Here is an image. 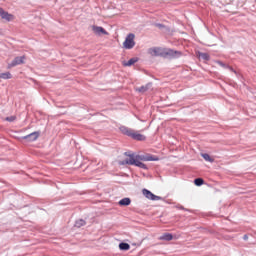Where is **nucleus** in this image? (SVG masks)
<instances>
[{
	"label": "nucleus",
	"instance_id": "nucleus-27",
	"mask_svg": "<svg viewBox=\"0 0 256 256\" xmlns=\"http://www.w3.org/2000/svg\"><path fill=\"white\" fill-rule=\"evenodd\" d=\"M127 161H129V159H126V160L120 162V165H129V163H127Z\"/></svg>",
	"mask_w": 256,
	"mask_h": 256
},
{
	"label": "nucleus",
	"instance_id": "nucleus-7",
	"mask_svg": "<svg viewBox=\"0 0 256 256\" xmlns=\"http://www.w3.org/2000/svg\"><path fill=\"white\" fill-rule=\"evenodd\" d=\"M39 135H41L40 132H32V133L24 136L23 139H25L26 141L33 142V141H37V139H39Z\"/></svg>",
	"mask_w": 256,
	"mask_h": 256
},
{
	"label": "nucleus",
	"instance_id": "nucleus-17",
	"mask_svg": "<svg viewBox=\"0 0 256 256\" xmlns=\"http://www.w3.org/2000/svg\"><path fill=\"white\" fill-rule=\"evenodd\" d=\"M119 249L121 251H129L131 249V246L128 244V243H125V242H121L119 244Z\"/></svg>",
	"mask_w": 256,
	"mask_h": 256
},
{
	"label": "nucleus",
	"instance_id": "nucleus-1",
	"mask_svg": "<svg viewBox=\"0 0 256 256\" xmlns=\"http://www.w3.org/2000/svg\"><path fill=\"white\" fill-rule=\"evenodd\" d=\"M162 57L165 59H177L181 57V52L169 48H163Z\"/></svg>",
	"mask_w": 256,
	"mask_h": 256
},
{
	"label": "nucleus",
	"instance_id": "nucleus-2",
	"mask_svg": "<svg viewBox=\"0 0 256 256\" xmlns=\"http://www.w3.org/2000/svg\"><path fill=\"white\" fill-rule=\"evenodd\" d=\"M123 47L124 49H133L135 47V34L130 33L126 36Z\"/></svg>",
	"mask_w": 256,
	"mask_h": 256
},
{
	"label": "nucleus",
	"instance_id": "nucleus-15",
	"mask_svg": "<svg viewBox=\"0 0 256 256\" xmlns=\"http://www.w3.org/2000/svg\"><path fill=\"white\" fill-rule=\"evenodd\" d=\"M160 241H172L173 240V234L165 233L162 236L159 237Z\"/></svg>",
	"mask_w": 256,
	"mask_h": 256
},
{
	"label": "nucleus",
	"instance_id": "nucleus-12",
	"mask_svg": "<svg viewBox=\"0 0 256 256\" xmlns=\"http://www.w3.org/2000/svg\"><path fill=\"white\" fill-rule=\"evenodd\" d=\"M120 131L124 134L127 135L128 137H131L133 135V130L129 129L125 126L120 127Z\"/></svg>",
	"mask_w": 256,
	"mask_h": 256
},
{
	"label": "nucleus",
	"instance_id": "nucleus-28",
	"mask_svg": "<svg viewBox=\"0 0 256 256\" xmlns=\"http://www.w3.org/2000/svg\"><path fill=\"white\" fill-rule=\"evenodd\" d=\"M243 239H244V241H247V239H249V236L244 235Z\"/></svg>",
	"mask_w": 256,
	"mask_h": 256
},
{
	"label": "nucleus",
	"instance_id": "nucleus-8",
	"mask_svg": "<svg viewBox=\"0 0 256 256\" xmlns=\"http://www.w3.org/2000/svg\"><path fill=\"white\" fill-rule=\"evenodd\" d=\"M0 17L1 19H5V21H13L14 19V16L3 10V8H0Z\"/></svg>",
	"mask_w": 256,
	"mask_h": 256
},
{
	"label": "nucleus",
	"instance_id": "nucleus-26",
	"mask_svg": "<svg viewBox=\"0 0 256 256\" xmlns=\"http://www.w3.org/2000/svg\"><path fill=\"white\" fill-rule=\"evenodd\" d=\"M155 27H158V29H165V25L159 23L155 24Z\"/></svg>",
	"mask_w": 256,
	"mask_h": 256
},
{
	"label": "nucleus",
	"instance_id": "nucleus-14",
	"mask_svg": "<svg viewBox=\"0 0 256 256\" xmlns=\"http://www.w3.org/2000/svg\"><path fill=\"white\" fill-rule=\"evenodd\" d=\"M118 204L121 207H128V205H131V198H123L118 202Z\"/></svg>",
	"mask_w": 256,
	"mask_h": 256
},
{
	"label": "nucleus",
	"instance_id": "nucleus-4",
	"mask_svg": "<svg viewBox=\"0 0 256 256\" xmlns=\"http://www.w3.org/2000/svg\"><path fill=\"white\" fill-rule=\"evenodd\" d=\"M135 161H159L158 157L151 156V155H136Z\"/></svg>",
	"mask_w": 256,
	"mask_h": 256
},
{
	"label": "nucleus",
	"instance_id": "nucleus-19",
	"mask_svg": "<svg viewBox=\"0 0 256 256\" xmlns=\"http://www.w3.org/2000/svg\"><path fill=\"white\" fill-rule=\"evenodd\" d=\"M198 57L199 59H203V61H209V54L207 53H199Z\"/></svg>",
	"mask_w": 256,
	"mask_h": 256
},
{
	"label": "nucleus",
	"instance_id": "nucleus-24",
	"mask_svg": "<svg viewBox=\"0 0 256 256\" xmlns=\"http://www.w3.org/2000/svg\"><path fill=\"white\" fill-rule=\"evenodd\" d=\"M124 155H126V157H130L129 159H135V154H131L129 152H125Z\"/></svg>",
	"mask_w": 256,
	"mask_h": 256
},
{
	"label": "nucleus",
	"instance_id": "nucleus-21",
	"mask_svg": "<svg viewBox=\"0 0 256 256\" xmlns=\"http://www.w3.org/2000/svg\"><path fill=\"white\" fill-rule=\"evenodd\" d=\"M84 225H85V220H83V219L77 220L75 222V227H77L78 229L83 227Z\"/></svg>",
	"mask_w": 256,
	"mask_h": 256
},
{
	"label": "nucleus",
	"instance_id": "nucleus-3",
	"mask_svg": "<svg viewBox=\"0 0 256 256\" xmlns=\"http://www.w3.org/2000/svg\"><path fill=\"white\" fill-rule=\"evenodd\" d=\"M142 193L144 197H146V199H150V201H161V196H157L147 189H143Z\"/></svg>",
	"mask_w": 256,
	"mask_h": 256
},
{
	"label": "nucleus",
	"instance_id": "nucleus-5",
	"mask_svg": "<svg viewBox=\"0 0 256 256\" xmlns=\"http://www.w3.org/2000/svg\"><path fill=\"white\" fill-rule=\"evenodd\" d=\"M23 63H25V57L18 56L11 63L8 64V67H17V65H23Z\"/></svg>",
	"mask_w": 256,
	"mask_h": 256
},
{
	"label": "nucleus",
	"instance_id": "nucleus-22",
	"mask_svg": "<svg viewBox=\"0 0 256 256\" xmlns=\"http://www.w3.org/2000/svg\"><path fill=\"white\" fill-rule=\"evenodd\" d=\"M217 63L220 65V67H222L223 69H230V71H233V68L229 67V65L221 62V61H217Z\"/></svg>",
	"mask_w": 256,
	"mask_h": 256
},
{
	"label": "nucleus",
	"instance_id": "nucleus-25",
	"mask_svg": "<svg viewBox=\"0 0 256 256\" xmlns=\"http://www.w3.org/2000/svg\"><path fill=\"white\" fill-rule=\"evenodd\" d=\"M15 119H16L15 116L6 117V121H9L10 123H13V121H15Z\"/></svg>",
	"mask_w": 256,
	"mask_h": 256
},
{
	"label": "nucleus",
	"instance_id": "nucleus-18",
	"mask_svg": "<svg viewBox=\"0 0 256 256\" xmlns=\"http://www.w3.org/2000/svg\"><path fill=\"white\" fill-rule=\"evenodd\" d=\"M201 155H202V157H203V159H204L205 161H208L209 163H213L214 159L211 158V156H210L209 154L204 153V154H201Z\"/></svg>",
	"mask_w": 256,
	"mask_h": 256
},
{
	"label": "nucleus",
	"instance_id": "nucleus-20",
	"mask_svg": "<svg viewBox=\"0 0 256 256\" xmlns=\"http://www.w3.org/2000/svg\"><path fill=\"white\" fill-rule=\"evenodd\" d=\"M12 75L9 72L0 73V79H11Z\"/></svg>",
	"mask_w": 256,
	"mask_h": 256
},
{
	"label": "nucleus",
	"instance_id": "nucleus-9",
	"mask_svg": "<svg viewBox=\"0 0 256 256\" xmlns=\"http://www.w3.org/2000/svg\"><path fill=\"white\" fill-rule=\"evenodd\" d=\"M126 163H129V165H135L136 167H140V169H147V165L143 164V162L135 159H129V161H126Z\"/></svg>",
	"mask_w": 256,
	"mask_h": 256
},
{
	"label": "nucleus",
	"instance_id": "nucleus-13",
	"mask_svg": "<svg viewBox=\"0 0 256 256\" xmlns=\"http://www.w3.org/2000/svg\"><path fill=\"white\" fill-rule=\"evenodd\" d=\"M132 139H136V141H145V135H142L137 132H132Z\"/></svg>",
	"mask_w": 256,
	"mask_h": 256
},
{
	"label": "nucleus",
	"instance_id": "nucleus-6",
	"mask_svg": "<svg viewBox=\"0 0 256 256\" xmlns=\"http://www.w3.org/2000/svg\"><path fill=\"white\" fill-rule=\"evenodd\" d=\"M148 53L152 57H163V48H150Z\"/></svg>",
	"mask_w": 256,
	"mask_h": 256
},
{
	"label": "nucleus",
	"instance_id": "nucleus-10",
	"mask_svg": "<svg viewBox=\"0 0 256 256\" xmlns=\"http://www.w3.org/2000/svg\"><path fill=\"white\" fill-rule=\"evenodd\" d=\"M92 31L95 35H108L107 31L101 26H93Z\"/></svg>",
	"mask_w": 256,
	"mask_h": 256
},
{
	"label": "nucleus",
	"instance_id": "nucleus-23",
	"mask_svg": "<svg viewBox=\"0 0 256 256\" xmlns=\"http://www.w3.org/2000/svg\"><path fill=\"white\" fill-rule=\"evenodd\" d=\"M194 184L197 186V187H201V185H203V179L202 178H196L194 180Z\"/></svg>",
	"mask_w": 256,
	"mask_h": 256
},
{
	"label": "nucleus",
	"instance_id": "nucleus-16",
	"mask_svg": "<svg viewBox=\"0 0 256 256\" xmlns=\"http://www.w3.org/2000/svg\"><path fill=\"white\" fill-rule=\"evenodd\" d=\"M138 61H139L138 58H131L127 62H124L123 65L124 67H131V65H135V63H137Z\"/></svg>",
	"mask_w": 256,
	"mask_h": 256
},
{
	"label": "nucleus",
	"instance_id": "nucleus-11",
	"mask_svg": "<svg viewBox=\"0 0 256 256\" xmlns=\"http://www.w3.org/2000/svg\"><path fill=\"white\" fill-rule=\"evenodd\" d=\"M151 87H153V84L148 83L144 86H141L140 88H136V91H138V93H146V91H149V89H151Z\"/></svg>",
	"mask_w": 256,
	"mask_h": 256
}]
</instances>
